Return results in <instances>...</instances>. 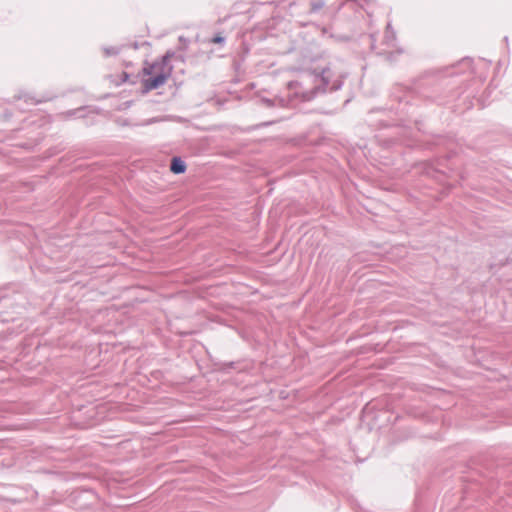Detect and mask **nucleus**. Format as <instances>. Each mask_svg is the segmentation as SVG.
Segmentation results:
<instances>
[{
  "label": "nucleus",
  "instance_id": "nucleus-1",
  "mask_svg": "<svg viewBox=\"0 0 512 512\" xmlns=\"http://www.w3.org/2000/svg\"><path fill=\"white\" fill-rule=\"evenodd\" d=\"M346 76V72L336 71L330 66L323 68L319 74L315 75L314 81L317 84L309 93V95L305 96V98L310 100L319 93L334 92L340 90L343 86V82Z\"/></svg>",
  "mask_w": 512,
  "mask_h": 512
},
{
  "label": "nucleus",
  "instance_id": "nucleus-2",
  "mask_svg": "<svg viewBox=\"0 0 512 512\" xmlns=\"http://www.w3.org/2000/svg\"><path fill=\"white\" fill-rule=\"evenodd\" d=\"M173 55L174 52L168 51L160 61L153 63L149 69H145V72L151 75L148 79L144 80L146 90L159 88L171 76L173 67L170 65L169 61Z\"/></svg>",
  "mask_w": 512,
  "mask_h": 512
},
{
  "label": "nucleus",
  "instance_id": "nucleus-3",
  "mask_svg": "<svg viewBox=\"0 0 512 512\" xmlns=\"http://www.w3.org/2000/svg\"><path fill=\"white\" fill-rule=\"evenodd\" d=\"M472 68V60L470 58H463L461 61H459L456 65H453L450 68H445L444 73L446 75H456L460 73H464L467 70H470Z\"/></svg>",
  "mask_w": 512,
  "mask_h": 512
},
{
  "label": "nucleus",
  "instance_id": "nucleus-4",
  "mask_svg": "<svg viewBox=\"0 0 512 512\" xmlns=\"http://www.w3.org/2000/svg\"><path fill=\"white\" fill-rule=\"evenodd\" d=\"M14 99L17 101L23 100L28 105H37V104H40V103L50 100V98H48V97L37 98L34 95H32L28 92H23V91L16 94L14 96Z\"/></svg>",
  "mask_w": 512,
  "mask_h": 512
},
{
  "label": "nucleus",
  "instance_id": "nucleus-5",
  "mask_svg": "<svg viewBox=\"0 0 512 512\" xmlns=\"http://www.w3.org/2000/svg\"><path fill=\"white\" fill-rule=\"evenodd\" d=\"M186 168H187L186 163L184 160H182L181 157L174 156L171 159L170 170L174 174H177V175L183 174L186 171Z\"/></svg>",
  "mask_w": 512,
  "mask_h": 512
},
{
  "label": "nucleus",
  "instance_id": "nucleus-6",
  "mask_svg": "<svg viewBox=\"0 0 512 512\" xmlns=\"http://www.w3.org/2000/svg\"><path fill=\"white\" fill-rule=\"evenodd\" d=\"M89 107H79L77 109H72V110H68V111H65L61 114V116L64 118V119H71V118H84L85 117V111L88 109Z\"/></svg>",
  "mask_w": 512,
  "mask_h": 512
},
{
  "label": "nucleus",
  "instance_id": "nucleus-7",
  "mask_svg": "<svg viewBox=\"0 0 512 512\" xmlns=\"http://www.w3.org/2000/svg\"><path fill=\"white\" fill-rule=\"evenodd\" d=\"M395 41H396V32H395V31H394V29L392 28L391 23H390V22H388V23H387V27H386L385 36H384V43H385L388 47H393V46H394Z\"/></svg>",
  "mask_w": 512,
  "mask_h": 512
},
{
  "label": "nucleus",
  "instance_id": "nucleus-8",
  "mask_svg": "<svg viewBox=\"0 0 512 512\" xmlns=\"http://www.w3.org/2000/svg\"><path fill=\"white\" fill-rule=\"evenodd\" d=\"M122 47L123 46H104L102 50L105 57H111L118 55L121 52Z\"/></svg>",
  "mask_w": 512,
  "mask_h": 512
},
{
  "label": "nucleus",
  "instance_id": "nucleus-9",
  "mask_svg": "<svg viewBox=\"0 0 512 512\" xmlns=\"http://www.w3.org/2000/svg\"><path fill=\"white\" fill-rule=\"evenodd\" d=\"M325 6L324 0H313L311 2V12L316 13L320 11Z\"/></svg>",
  "mask_w": 512,
  "mask_h": 512
},
{
  "label": "nucleus",
  "instance_id": "nucleus-10",
  "mask_svg": "<svg viewBox=\"0 0 512 512\" xmlns=\"http://www.w3.org/2000/svg\"><path fill=\"white\" fill-rule=\"evenodd\" d=\"M211 42L215 44H223L225 42V37L217 34L212 38Z\"/></svg>",
  "mask_w": 512,
  "mask_h": 512
},
{
  "label": "nucleus",
  "instance_id": "nucleus-11",
  "mask_svg": "<svg viewBox=\"0 0 512 512\" xmlns=\"http://www.w3.org/2000/svg\"><path fill=\"white\" fill-rule=\"evenodd\" d=\"M267 107L274 106V100L268 98H262L261 100Z\"/></svg>",
  "mask_w": 512,
  "mask_h": 512
},
{
  "label": "nucleus",
  "instance_id": "nucleus-12",
  "mask_svg": "<svg viewBox=\"0 0 512 512\" xmlns=\"http://www.w3.org/2000/svg\"><path fill=\"white\" fill-rule=\"evenodd\" d=\"M370 39H371V49L374 50L375 49V37L374 35H370Z\"/></svg>",
  "mask_w": 512,
  "mask_h": 512
},
{
  "label": "nucleus",
  "instance_id": "nucleus-13",
  "mask_svg": "<svg viewBox=\"0 0 512 512\" xmlns=\"http://www.w3.org/2000/svg\"><path fill=\"white\" fill-rule=\"evenodd\" d=\"M396 98L398 99L399 103H402L404 100H406V103L408 102V95H405L404 98L400 96H396Z\"/></svg>",
  "mask_w": 512,
  "mask_h": 512
},
{
  "label": "nucleus",
  "instance_id": "nucleus-14",
  "mask_svg": "<svg viewBox=\"0 0 512 512\" xmlns=\"http://www.w3.org/2000/svg\"><path fill=\"white\" fill-rule=\"evenodd\" d=\"M133 48H134V49H138V48H139V45H138V43H137V42H135V43L133 44Z\"/></svg>",
  "mask_w": 512,
  "mask_h": 512
}]
</instances>
